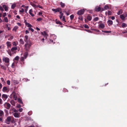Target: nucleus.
Segmentation results:
<instances>
[{
	"mask_svg": "<svg viewBox=\"0 0 127 127\" xmlns=\"http://www.w3.org/2000/svg\"><path fill=\"white\" fill-rule=\"evenodd\" d=\"M32 42L31 41L28 43H26L24 45L25 49L26 51H29V48L32 45Z\"/></svg>",
	"mask_w": 127,
	"mask_h": 127,
	"instance_id": "f257e3e1",
	"label": "nucleus"
},
{
	"mask_svg": "<svg viewBox=\"0 0 127 127\" xmlns=\"http://www.w3.org/2000/svg\"><path fill=\"white\" fill-rule=\"evenodd\" d=\"M4 107L8 109H10L11 107V105L8 103L5 102L4 104Z\"/></svg>",
	"mask_w": 127,
	"mask_h": 127,
	"instance_id": "f03ea898",
	"label": "nucleus"
},
{
	"mask_svg": "<svg viewBox=\"0 0 127 127\" xmlns=\"http://www.w3.org/2000/svg\"><path fill=\"white\" fill-rule=\"evenodd\" d=\"M62 10V9L60 7L57 8L56 9L53 8L52 10L55 13L57 12H60Z\"/></svg>",
	"mask_w": 127,
	"mask_h": 127,
	"instance_id": "7ed1b4c3",
	"label": "nucleus"
},
{
	"mask_svg": "<svg viewBox=\"0 0 127 127\" xmlns=\"http://www.w3.org/2000/svg\"><path fill=\"white\" fill-rule=\"evenodd\" d=\"M98 23L99 24V28L102 29L105 27L104 25L102 23V21H99Z\"/></svg>",
	"mask_w": 127,
	"mask_h": 127,
	"instance_id": "20e7f679",
	"label": "nucleus"
},
{
	"mask_svg": "<svg viewBox=\"0 0 127 127\" xmlns=\"http://www.w3.org/2000/svg\"><path fill=\"white\" fill-rule=\"evenodd\" d=\"M84 12V9H81L78 11L77 14L78 15H81L83 14Z\"/></svg>",
	"mask_w": 127,
	"mask_h": 127,
	"instance_id": "39448f33",
	"label": "nucleus"
},
{
	"mask_svg": "<svg viewBox=\"0 0 127 127\" xmlns=\"http://www.w3.org/2000/svg\"><path fill=\"white\" fill-rule=\"evenodd\" d=\"M17 47H13L11 49V51L12 52V54H15L16 53V51L17 50Z\"/></svg>",
	"mask_w": 127,
	"mask_h": 127,
	"instance_id": "423d86ee",
	"label": "nucleus"
},
{
	"mask_svg": "<svg viewBox=\"0 0 127 127\" xmlns=\"http://www.w3.org/2000/svg\"><path fill=\"white\" fill-rule=\"evenodd\" d=\"M41 34L43 35L44 36V37L45 38V39L47 38V36L48 35L46 33V32L45 31H44L43 32H41Z\"/></svg>",
	"mask_w": 127,
	"mask_h": 127,
	"instance_id": "0eeeda50",
	"label": "nucleus"
},
{
	"mask_svg": "<svg viewBox=\"0 0 127 127\" xmlns=\"http://www.w3.org/2000/svg\"><path fill=\"white\" fill-rule=\"evenodd\" d=\"M2 60L6 63H8L9 62V59L7 57H3V58Z\"/></svg>",
	"mask_w": 127,
	"mask_h": 127,
	"instance_id": "6e6552de",
	"label": "nucleus"
},
{
	"mask_svg": "<svg viewBox=\"0 0 127 127\" xmlns=\"http://www.w3.org/2000/svg\"><path fill=\"white\" fill-rule=\"evenodd\" d=\"M8 97L7 95L6 94H3L2 95V98L4 101Z\"/></svg>",
	"mask_w": 127,
	"mask_h": 127,
	"instance_id": "1a4fd4ad",
	"label": "nucleus"
},
{
	"mask_svg": "<svg viewBox=\"0 0 127 127\" xmlns=\"http://www.w3.org/2000/svg\"><path fill=\"white\" fill-rule=\"evenodd\" d=\"M95 10L96 12H98L100 11L101 9V8L100 7L97 6L95 8Z\"/></svg>",
	"mask_w": 127,
	"mask_h": 127,
	"instance_id": "9d476101",
	"label": "nucleus"
},
{
	"mask_svg": "<svg viewBox=\"0 0 127 127\" xmlns=\"http://www.w3.org/2000/svg\"><path fill=\"white\" fill-rule=\"evenodd\" d=\"M107 23L108 26H110L111 25L113 24V22L111 20H109L107 22Z\"/></svg>",
	"mask_w": 127,
	"mask_h": 127,
	"instance_id": "9b49d317",
	"label": "nucleus"
},
{
	"mask_svg": "<svg viewBox=\"0 0 127 127\" xmlns=\"http://www.w3.org/2000/svg\"><path fill=\"white\" fill-rule=\"evenodd\" d=\"M25 39L24 40V41L26 42V43H29L30 41H29L28 40V36L27 35H25Z\"/></svg>",
	"mask_w": 127,
	"mask_h": 127,
	"instance_id": "f8f14e48",
	"label": "nucleus"
},
{
	"mask_svg": "<svg viewBox=\"0 0 127 127\" xmlns=\"http://www.w3.org/2000/svg\"><path fill=\"white\" fill-rule=\"evenodd\" d=\"M28 51H26L24 55V58L25 59H26L27 58L28 55Z\"/></svg>",
	"mask_w": 127,
	"mask_h": 127,
	"instance_id": "ddd939ff",
	"label": "nucleus"
},
{
	"mask_svg": "<svg viewBox=\"0 0 127 127\" xmlns=\"http://www.w3.org/2000/svg\"><path fill=\"white\" fill-rule=\"evenodd\" d=\"M11 116H8L6 118V121L9 122H10L11 120Z\"/></svg>",
	"mask_w": 127,
	"mask_h": 127,
	"instance_id": "4468645a",
	"label": "nucleus"
},
{
	"mask_svg": "<svg viewBox=\"0 0 127 127\" xmlns=\"http://www.w3.org/2000/svg\"><path fill=\"white\" fill-rule=\"evenodd\" d=\"M2 7L4 8L5 11H7L8 10V7L5 5L3 4L2 5Z\"/></svg>",
	"mask_w": 127,
	"mask_h": 127,
	"instance_id": "2eb2a0df",
	"label": "nucleus"
},
{
	"mask_svg": "<svg viewBox=\"0 0 127 127\" xmlns=\"http://www.w3.org/2000/svg\"><path fill=\"white\" fill-rule=\"evenodd\" d=\"M56 23L57 24H59L61 25H63V24L59 20H57V19H56Z\"/></svg>",
	"mask_w": 127,
	"mask_h": 127,
	"instance_id": "dca6fc26",
	"label": "nucleus"
},
{
	"mask_svg": "<svg viewBox=\"0 0 127 127\" xmlns=\"http://www.w3.org/2000/svg\"><path fill=\"white\" fill-rule=\"evenodd\" d=\"M32 9H30L29 11V13L31 15L32 17H34V15L32 14Z\"/></svg>",
	"mask_w": 127,
	"mask_h": 127,
	"instance_id": "f3484780",
	"label": "nucleus"
},
{
	"mask_svg": "<svg viewBox=\"0 0 127 127\" xmlns=\"http://www.w3.org/2000/svg\"><path fill=\"white\" fill-rule=\"evenodd\" d=\"M14 116L16 118H19V116L17 113H15L13 114Z\"/></svg>",
	"mask_w": 127,
	"mask_h": 127,
	"instance_id": "a211bd4d",
	"label": "nucleus"
},
{
	"mask_svg": "<svg viewBox=\"0 0 127 127\" xmlns=\"http://www.w3.org/2000/svg\"><path fill=\"white\" fill-rule=\"evenodd\" d=\"M120 17L122 20H124L125 19V17L123 14L121 15L120 16Z\"/></svg>",
	"mask_w": 127,
	"mask_h": 127,
	"instance_id": "6ab92c4d",
	"label": "nucleus"
},
{
	"mask_svg": "<svg viewBox=\"0 0 127 127\" xmlns=\"http://www.w3.org/2000/svg\"><path fill=\"white\" fill-rule=\"evenodd\" d=\"M60 5H61V7L62 8H64L65 6V4L61 2L60 3Z\"/></svg>",
	"mask_w": 127,
	"mask_h": 127,
	"instance_id": "aec40b11",
	"label": "nucleus"
},
{
	"mask_svg": "<svg viewBox=\"0 0 127 127\" xmlns=\"http://www.w3.org/2000/svg\"><path fill=\"white\" fill-rule=\"evenodd\" d=\"M8 90L7 88L5 86H4L2 90L3 92H4L6 91H7Z\"/></svg>",
	"mask_w": 127,
	"mask_h": 127,
	"instance_id": "412c9836",
	"label": "nucleus"
},
{
	"mask_svg": "<svg viewBox=\"0 0 127 127\" xmlns=\"http://www.w3.org/2000/svg\"><path fill=\"white\" fill-rule=\"evenodd\" d=\"M10 103L12 105H13L14 106H15V101L14 100H11L10 101Z\"/></svg>",
	"mask_w": 127,
	"mask_h": 127,
	"instance_id": "4be33fe9",
	"label": "nucleus"
},
{
	"mask_svg": "<svg viewBox=\"0 0 127 127\" xmlns=\"http://www.w3.org/2000/svg\"><path fill=\"white\" fill-rule=\"evenodd\" d=\"M6 44H7V46L8 47H10L11 45V42L9 41H8L6 42Z\"/></svg>",
	"mask_w": 127,
	"mask_h": 127,
	"instance_id": "5701e85b",
	"label": "nucleus"
},
{
	"mask_svg": "<svg viewBox=\"0 0 127 127\" xmlns=\"http://www.w3.org/2000/svg\"><path fill=\"white\" fill-rule=\"evenodd\" d=\"M18 102L19 103L22 104H23V103L22 101V99H21L20 98H18Z\"/></svg>",
	"mask_w": 127,
	"mask_h": 127,
	"instance_id": "b1692460",
	"label": "nucleus"
},
{
	"mask_svg": "<svg viewBox=\"0 0 127 127\" xmlns=\"http://www.w3.org/2000/svg\"><path fill=\"white\" fill-rule=\"evenodd\" d=\"M127 26V25L125 23H123L122 25V27L123 28L126 27Z\"/></svg>",
	"mask_w": 127,
	"mask_h": 127,
	"instance_id": "393cba45",
	"label": "nucleus"
},
{
	"mask_svg": "<svg viewBox=\"0 0 127 127\" xmlns=\"http://www.w3.org/2000/svg\"><path fill=\"white\" fill-rule=\"evenodd\" d=\"M11 122L12 123H14L15 122V121L13 117L11 116Z\"/></svg>",
	"mask_w": 127,
	"mask_h": 127,
	"instance_id": "a878e982",
	"label": "nucleus"
},
{
	"mask_svg": "<svg viewBox=\"0 0 127 127\" xmlns=\"http://www.w3.org/2000/svg\"><path fill=\"white\" fill-rule=\"evenodd\" d=\"M0 66H1V68L5 70L6 69V67L0 64Z\"/></svg>",
	"mask_w": 127,
	"mask_h": 127,
	"instance_id": "bb28decb",
	"label": "nucleus"
},
{
	"mask_svg": "<svg viewBox=\"0 0 127 127\" xmlns=\"http://www.w3.org/2000/svg\"><path fill=\"white\" fill-rule=\"evenodd\" d=\"M19 42L21 44H24V42L22 38L20 39Z\"/></svg>",
	"mask_w": 127,
	"mask_h": 127,
	"instance_id": "cd10ccee",
	"label": "nucleus"
},
{
	"mask_svg": "<svg viewBox=\"0 0 127 127\" xmlns=\"http://www.w3.org/2000/svg\"><path fill=\"white\" fill-rule=\"evenodd\" d=\"M87 18L88 20L91 21L92 19V17L91 16L89 15L87 16Z\"/></svg>",
	"mask_w": 127,
	"mask_h": 127,
	"instance_id": "c85d7f7f",
	"label": "nucleus"
},
{
	"mask_svg": "<svg viewBox=\"0 0 127 127\" xmlns=\"http://www.w3.org/2000/svg\"><path fill=\"white\" fill-rule=\"evenodd\" d=\"M109 6L107 5H105L104 7V10H106L107 9H109Z\"/></svg>",
	"mask_w": 127,
	"mask_h": 127,
	"instance_id": "c756f323",
	"label": "nucleus"
},
{
	"mask_svg": "<svg viewBox=\"0 0 127 127\" xmlns=\"http://www.w3.org/2000/svg\"><path fill=\"white\" fill-rule=\"evenodd\" d=\"M7 51L9 55L11 56H12V54L11 52V50H9L8 51Z\"/></svg>",
	"mask_w": 127,
	"mask_h": 127,
	"instance_id": "7c9ffc66",
	"label": "nucleus"
},
{
	"mask_svg": "<svg viewBox=\"0 0 127 127\" xmlns=\"http://www.w3.org/2000/svg\"><path fill=\"white\" fill-rule=\"evenodd\" d=\"M122 10H120L119 11L117 12V14L118 15H119L122 13Z\"/></svg>",
	"mask_w": 127,
	"mask_h": 127,
	"instance_id": "2f4dec72",
	"label": "nucleus"
},
{
	"mask_svg": "<svg viewBox=\"0 0 127 127\" xmlns=\"http://www.w3.org/2000/svg\"><path fill=\"white\" fill-rule=\"evenodd\" d=\"M4 21L6 23H7L8 22V20L7 17L4 18Z\"/></svg>",
	"mask_w": 127,
	"mask_h": 127,
	"instance_id": "473e14b6",
	"label": "nucleus"
},
{
	"mask_svg": "<svg viewBox=\"0 0 127 127\" xmlns=\"http://www.w3.org/2000/svg\"><path fill=\"white\" fill-rule=\"evenodd\" d=\"M63 19H62V20L64 22H66V21L65 18V16H63Z\"/></svg>",
	"mask_w": 127,
	"mask_h": 127,
	"instance_id": "72a5a7b5",
	"label": "nucleus"
},
{
	"mask_svg": "<svg viewBox=\"0 0 127 127\" xmlns=\"http://www.w3.org/2000/svg\"><path fill=\"white\" fill-rule=\"evenodd\" d=\"M4 115V112L2 111L1 110L0 111V116H1Z\"/></svg>",
	"mask_w": 127,
	"mask_h": 127,
	"instance_id": "f704fd0d",
	"label": "nucleus"
},
{
	"mask_svg": "<svg viewBox=\"0 0 127 127\" xmlns=\"http://www.w3.org/2000/svg\"><path fill=\"white\" fill-rule=\"evenodd\" d=\"M18 28V27L17 26H15L14 28L13 29V30H15V31H16V30H17Z\"/></svg>",
	"mask_w": 127,
	"mask_h": 127,
	"instance_id": "c9c22d12",
	"label": "nucleus"
},
{
	"mask_svg": "<svg viewBox=\"0 0 127 127\" xmlns=\"http://www.w3.org/2000/svg\"><path fill=\"white\" fill-rule=\"evenodd\" d=\"M31 5L33 7L35 8H37L38 7V6L36 5L35 4L33 3H32Z\"/></svg>",
	"mask_w": 127,
	"mask_h": 127,
	"instance_id": "e433bc0d",
	"label": "nucleus"
},
{
	"mask_svg": "<svg viewBox=\"0 0 127 127\" xmlns=\"http://www.w3.org/2000/svg\"><path fill=\"white\" fill-rule=\"evenodd\" d=\"M24 59H25L23 57H21V60L22 62H23V64H24Z\"/></svg>",
	"mask_w": 127,
	"mask_h": 127,
	"instance_id": "4c0bfd02",
	"label": "nucleus"
},
{
	"mask_svg": "<svg viewBox=\"0 0 127 127\" xmlns=\"http://www.w3.org/2000/svg\"><path fill=\"white\" fill-rule=\"evenodd\" d=\"M27 25V27H32V25L29 23H26Z\"/></svg>",
	"mask_w": 127,
	"mask_h": 127,
	"instance_id": "58836bf2",
	"label": "nucleus"
},
{
	"mask_svg": "<svg viewBox=\"0 0 127 127\" xmlns=\"http://www.w3.org/2000/svg\"><path fill=\"white\" fill-rule=\"evenodd\" d=\"M42 20V18L39 17L37 18L36 20V21H40Z\"/></svg>",
	"mask_w": 127,
	"mask_h": 127,
	"instance_id": "ea45409f",
	"label": "nucleus"
},
{
	"mask_svg": "<svg viewBox=\"0 0 127 127\" xmlns=\"http://www.w3.org/2000/svg\"><path fill=\"white\" fill-rule=\"evenodd\" d=\"M102 31L104 33H111V31Z\"/></svg>",
	"mask_w": 127,
	"mask_h": 127,
	"instance_id": "a19ab883",
	"label": "nucleus"
},
{
	"mask_svg": "<svg viewBox=\"0 0 127 127\" xmlns=\"http://www.w3.org/2000/svg\"><path fill=\"white\" fill-rule=\"evenodd\" d=\"M19 57L18 56H16L14 59V60L16 61H18L19 60Z\"/></svg>",
	"mask_w": 127,
	"mask_h": 127,
	"instance_id": "79ce46f5",
	"label": "nucleus"
},
{
	"mask_svg": "<svg viewBox=\"0 0 127 127\" xmlns=\"http://www.w3.org/2000/svg\"><path fill=\"white\" fill-rule=\"evenodd\" d=\"M74 16L72 14V15H71L70 16V18L71 20L73 19L74 18Z\"/></svg>",
	"mask_w": 127,
	"mask_h": 127,
	"instance_id": "37998d69",
	"label": "nucleus"
},
{
	"mask_svg": "<svg viewBox=\"0 0 127 127\" xmlns=\"http://www.w3.org/2000/svg\"><path fill=\"white\" fill-rule=\"evenodd\" d=\"M99 19V18L98 17H96L95 18L94 20L95 21H97Z\"/></svg>",
	"mask_w": 127,
	"mask_h": 127,
	"instance_id": "c03bdc74",
	"label": "nucleus"
},
{
	"mask_svg": "<svg viewBox=\"0 0 127 127\" xmlns=\"http://www.w3.org/2000/svg\"><path fill=\"white\" fill-rule=\"evenodd\" d=\"M81 21H82L83 20V18L82 16H80L78 18Z\"/></svg>",
	"mask_w": 127,
	"mask_h": 127,
	"instance_id": "a18cd8bd",
	"label": "nucleus"
},
{
	"mask_svg": "<svg viewBox=\"0 0 127 127\" xmlns=\"http://www.w3.org/2000/svg\"><path fill=\"white\" fill-rule=\"evenodd\" d=\"M84 27L85 28L89 29V26L87 24H85L84 25Z\"/></svg>",
	"mask_w": 127,
	"mask_h": 127,
	"instance_id": "49530a36",
	"label": "nucleus"
},
{
	"mask_svg": "<svg viewBox=\"0 0 127 127\" xmlns=\"http://www.w3.org/2000/svg\"><path fill=\"white\" fill-rule=\"evenodd\" d=\"M16 5L15 4H14L13 5H11V8L12 9H13L16 6Z\"/></svg>",
	"mask_w": 127,
	"mask_h": 127,
	"instance_id": "de8ad7c7",
	"label": "nucleus"
},
{
	"mask_svg": "<svg viewBox=\"0 0 127 127\" xmlns=\"http://www.w3.org/2000/svg\"><path fill=\"white\" fill-rule=\"evenodd\" d=\"M63 91L64 92H68V90L65 88L63 90Z\"/></svg>",
	"mask_w": 127,
	"mask_h": 127,
	"instance_id": "09e8293b",
	"label": "nucleus"
},
{
	"mask_svg": "<svg viewBox=\"0 0 127 127\" xmlns=\"http://www.w3.org/2000/svg\"><path fill=\"white\" fill-rule=\"evenodd\" d=\"M59 13H60V16H64V13L62 12V10L59 12Z\"/></svg>",
	"mask_w": 127,
	"mask_h": 127,
	"instance_id": "8fccbe9b",
	"label": "nucleus"
},
{
	"mask_svg": "<svg viewBox=\"0 0 127 127\" xmlns=\"http://www.w3.org/2000/svg\"><path fill=\"white\" fill-rule=\"evenodd\" d=\"M0 10L2 11H4L3 8V7L2 6V7L1 6H0Z\"/></svg>",
	"mask_w": 127,
	"mask_h": 127,
	"instance_id": "3c124183",
	"label": "nucleus"
},
{
	"mask_svg": "<svg viewBox=\"0 0 127 127\" xmlns=\"http://www.w3.org/2000/svg\"><path fill=\"white\" fill-rule=\"evenodd\" d=\"M7 84L8 85H10V81L9 80H8L7 82Z\"/></svg>",
	"mask_w": 127,
	"mask_h": 127,
	"instance_id": "603ef678",
	"label": "nucleus"
},
{
	"mask_svg": "<svg viewBox=\"0 0 127 127\" xmlns=\"http://www.w3.org/2000/svg\"><path fill=\"white\" fill-rule=\"evenodd\" d=\"M112 13L111 11H108V14L109 15H111V14Z\"/></svg>",
	"mask_w": 127,
	"mask_h": 127,
	"instance_id": "864d4df0",
	"label": "nucleus"
},
{
	"mask_svg": "<svg viewBox=\"0 0 127 127\" xmlns=\"http://www.w3.org/2000/svg\"><path fill=\"white\" fill-rule=\"evenodd\" d=\"M13 97L14 98H15V100H17V96L15 94H14V95H13Z\"/></svg>",
	"mask_w": 127,
	"mask_h": 127,
	"instance_id": "5fc2aeb1",
	"label": "nucleus"
},
{
	"mask_svg": "<svg viewBox=\"0 0 127 127\" xmlns=\"http://www.w3.org/2000/svg\"><path fill=\"white\" fill-rule=\"evenodd\" d=\"M13 38V36H11L8 39V40H10L11 39H12Z\"/></svg>",
	"mask_w": 127,
	"mask_h": 127,
	"instance_id": "6e6d98bb",
	"label": "nucleus"
},
{
	"mask_svg": "<svg viewBox=\"0 0 127 127\" xmlns=\"http://www.w3.org/2000/svg\"><path fill=\"white\" fill-rule=\"evenodd\" d=\"M85 31H86L87 32H91V31L90 30H89L85 29Z\"/></svg>",
	"mask_w": 127,
	"mask_h": 127,
	"instance_id": "4d7b16f0",
	"label": "nucleus"
},
{
	"mask_svg": "<svg viewBox=\"0 0 127 127\" xmlns=\"http://www.w3.org/2000/svg\"><path fill=\"white\" fill-rule=\"evenodd\" d=\"M6 15V12H5L3 14V17H5V16Z\"/></svg>",
	"mask_w": 127,
	"mask_h": 127,
	"instance_id": "13d9d810",
	"label": "nucleus"
},
{
	"mask_svg": "<svg viewBox=\"0 0 127 127\" xmlns=\"http://www.w3.org/2000/svg\"><path fill=\"white\" fill-rule=\"evenodd\" d=\"M2 104V101L1 99L0 98V104Z\"/></svg>",
	"mask_w": 127,
	"mask_h": 127,
	"instance_id": "bf43d9fd",
	"label": "nucleus"
},
{
	"mask_svg": "<svg viewBox=\"0 0 127 127\" xmlns=\"http://www.w3.org/2000/svg\"><path fill=\"white\" fill-rule=\"evenodd\" d=\"M23 109L22 108H20L19 109V111L20 112H22L23 111Z\"/></svg>",
	"mask_w": 127,
	"mask_h": 127,
	"instance_id": "052dcab7",
	"label": "nucleus"
},
{
	"mask_svg": "<svg viewBox=\"0 0 127 127\" xmlns=\"http://www.w3.org/2000/svg\"><path fill=\"white\" fill-rule=\"evenodd\" d=\"M16 107L18 108H20L21 107V105L20 104H19L17 105Z\"/></svg>",
	"mask_w": 127,
	"mask_h": 127,
	"instance_id": "680f3d73",
	"label": "nucleus"
},
{
	"mask_svg": "<svg viewBox=\"0 0 127 127\" xmlns=\"http://www.w3.org/2000/svg\"><path fill=\"white\" fill-rule=\"evenodd\" d=\"M13 44L14 46H16L17 45V44L14 41L13 43Z\"/></svg>",
	"mask_w": 127,
	"mask_h": 127,
	"instance_id": "e2e57ef3",
	"label": "nucleus"
},
{
	"mask_svg": "<svg viewBox=\"0 0 127 127\" xmlns=\"http://www.w3.org/2000/svg\"><path fill=\"white\" fill-rule=\"evenodd\" d=\"M37 6H38V7H39V8H41V9H42L43 8V7L42 6H40L39 5H37Z\"/></svg>",
	"mask_w": 127,
	"mask_h": 127,
	"instance_id": "0e129e2a",
	"label": "nucleus"
},
{
	"mask_svg": "<svg viewBox=\"0 0 127 127\" xmlns=\"http://www.w3.org/2000/svg\"><path fill=\"white\" fill-rule=\"evenodd\" d=\"M17 24L19 26H21V23H17Z\"/></svg>",
	"mask_w": 127,
	"mask_h": 127,
	"instance_id": "69168bd1",
	"label": "nucleus"
},
{
	"mask_svg": "<svg viewBox=\"0 0 127 127\" xmlns=\"http://www.w3.org/2000/svg\"><path fill=\"white\" fill-rule=\"evenodd\" d=\"M24 11V9H23V8L21 9V10H20V12H21L22 13Z\"/></svg>",
	"mask_w": 127,
	"mask_h": 127,
	"instance_id": "338daca9",
	"label": "nucleus"
},
{
	"mask_svg": "<svg viewBox=\"0 0 127 127\" xmlns=\"http://www.w3.org/2000/svg\"><path fill=\"white\" fill-rule=\"evenodd\" d=\"M29 33V31L28 30H26L25 31V33H26V34H27V33Z\"/></svg>",
	"mask_w": 127,
	"mask_h": 127,
	"instance_id": "774afa93",
	"label": "nucleus"
}]
</instances>
